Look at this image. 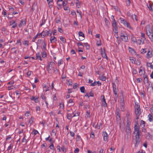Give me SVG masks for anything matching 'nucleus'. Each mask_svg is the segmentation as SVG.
<instances>
[{"label":"nucleus","instance_id":"43","mask_svg":"<svg viewBox=\"0 0 153 153\" xmlns=\"http://www.w3.org/2000/svg\"><path fill=\"white\" fill-rule=\"evenodd\" d=\"M148 117H149V121H150V122H151L152 121V115L150 114H149L148 116Z\"/></svg>","mask_w":153,"mask_h":153},{"label":"nucleus","instance_id":"51","mask_svg":"<svg viewBox=\"0 0 153 153\" xmlns=\"http://www.w3.org/2000/svg\"><path fill=\"white\" fill-rule=\"evenodd\" d=\"M78 86V85L75 83L73 85V88L74 89H75Z\"/></svg>","mask_w":153,"mask_h":153},{"label":"nucleus","instance_id":"20","mask_svg":"<svg viewBox=\"0 0 153 153\" xmlns=\"http://www.w3.org/2000/svg\"><path fill=\"white\" fill-rule=\"evenodd\" d=\"M81 92L82 93H84L86 91V90L85 89L84 86H82L80 88Z\"/></svg>","mask_w":153,"mask_h":153},{"label":"nucleus","instance_id":"6","mask_svg":"<svg viewBox=\"0 0 153 153\" xmlns=\"http://www.w3.org/2000/svg\"><path fill=\"white\" fill-rule=\"evenodd\" d=\"M121 39L122 41L125 42H128V35L126 33H125V35L123 36L121 38Z\"/></svg>","mask_w":153,"mask_h":153},{"label":"nucleus","instance_id":"48","mask_svg":"<svg viewBox=\"0 0 153 153\" xmlns=\"http://www.w3.org/2000/svg\"><path fill=\"white\" fill-rule=\"evenodd\" d=\"M38 34H36L34 37L33 38L32 41L33 42H34L35 41V40L36 38H37L38 36Z\"/></svg>","mask_w":153,"mask_h":153},{"label":"nucleus","instance_id":"8","mask_svg":"<svg viewBox=\"0 0 153 153\" xmlns=\"http://www.w3.org/2000/svg\"><path fill=\"white\" fill-rule=\"evenodd\" d=\"M48 4L49 5V7L50 8H51L53 7V0H46Z\"/></svg>","mask_w":153,"mask_h":153},{"label":"nucleus","instance_id":"46","mask_svg":"<svg viewBox=\"0 0 153 153\" xmlns=\"http://www.w3.org/2000/svg\"><path fill=\"white\" fill-rule=\"evenodd\" d=\"M61 149L63 152H66V149L65 148L64 146H62Z\"/></svg>","mask_w":153,"mask_h":153},{"label":"nucleus","instance_id":"25","mask_svg":"<svg viewBox=\"0 0 153 153\" xmlns=\"http://www.w3.org/2000/svg\"><path fill=\"white\" fill-rule=\"evenodd\" d=\"M139 131V130L138 126H137V125H135L134 126V131Z\"/></svg>","mask_w":153,"mask_h":153},{"label":"nucleus","instance_id":"45","mask_svg":"<svg viewBox=\"0 0 153 153\" xmlns=\"http://www.w3.org/2000/svg\"><path fill=\"white\" fill-rule=\"evenodd\" d=\"M101 40H99V41H97V45L98 46H100L101 45Z\"/></svg>","mask_w":153,"mask_h":153},{"label":"nucleus","instance_id":"55","mask_svg":"<svg viewBox=\"0 0 153 153\" xmlns=\"http://www.w3.org/2000/svg\"><path fill=\"white\" fill-rule=\"evenodd\" d=\"M148 135L147 136V137H148V139H151L152 138V136L148 132L147 133Z\"/></svg>","mask_w":153,"mask_h":153},{"label":"nucleus","instance_id":"1","mask_svg":"<svg viewBox=\"0 0 153 153\" xmlns=\"http://www.w3.org/2000/svg\"><path fill=\"white\" fill-rule=\"evenodd\" d=\"M112 25L114 29V33H118V30H117V24L115 20L112 21Z\"/></svg>","mask_w":153,"mask_h":153},{"label":"nucleus","instance_id":"27","mask_svg":"<svg viewBox=\"0 0 153 153\" xmlns=\"http://www.w3.org/2000/svg\"><path fill=\"white\" fill-rule=\"evenodd\" d=\"M144 42V40H143V41L142 42V40L141 39H139L137 40V42L138 44H139V45H140L141 44H143Z\"/></svg>","mask_w":153,"mask_h":153},{"label":"nucleus","instance_id":"41","mask_svg":"<svg viewBox=\"0 0 153 153\" xmlns=\"http://www.w3.org/2000/svg\"><path fill=\"white\" fill-rule=\"evenodd\" d=\"M71 117V114L68 113L67 114V119L68 120H70Z\"/></svg>","mask_w":153,"mask_h":153},{"label":"nucleus","instance_id":"58","mask_svg":"<svg viewBox=\"0 0 153 153\" xmlns=\"http://www.w3.org/2000/svg\"><path fill=\"white\" fill-rule=\"evenodd\" d=\"M141 36L144 38V40H146V39L145 37V34L143 33H141Z\"/></svg>","mask_w":153,"mask_h":153},{"label":"nucleus","instance_id":"62","mask_svg":"<svg viewBox=\"0 0 153 153\" xmlns=\"http://www.w3.org/2000/svg\"><path fill=\"white\" fill-rule=\"evenodd\" d=\"M6 12L3 10V12H2V14L4 16V17H6L7 16V15H6Z\"/></svg>","mask_w":153,"mask_h":153},{"label":"nucleus","instance_id":"31","mask_svg":"<svg viewBox=\"0 0 153 153\" xmlns=\"http://www.w3.org/2000/svg\"><path fill=\"white\" fill-rule=\"evenodd\" d=\"M84 45H85L87 49H89L90 48V46L87 43H84Z\"/></svg>","mask_w":153,"mask_h":153},{"label":"nucleus","instance_id":"26","mask_svg":"<svg viewBox=\"0 0 153 153\" xmlns=\"http://www.w3.org/2000/svg\"><path fill=\"white\" fill-rule=\"evenodd\" d=\"M20 23H21L22 25L25 26L26 25V22L25 20L23 19L21 20Z\"/></svg>","mask_w":153,"mask_h":153},{"label":"nucleus","instance_id":"57","mask_svg":"<svg viewBox=\"0 0 153 153\" xmlns=\"http://www.w3.org/2000/svg\"><path fill=\"white\" fill-rule=\"evenodd\" d=\"M137 82H140L142 81V79L141 78H138L137 79Z\"/></svg>","mask_w":153,"mask_h":153},{"label":"nucleus","instance_id":"17","mask_svg":"<svg viewBox=\"0 0 153 153\" xmlns=\"http://www.w3.org/2000/svg\"><path fill=\"white\" fill-rule=\"evenodd\" d=\"M135 104L134 108L135 110L137 109L138 110V109H139V108H140V106L137 104V102H135Z\"/></svg>","mask_w":153,"mask_h":153},{"label":"nucleus","instance_id":"30","mask_svg":"<svg viewBox=\"0 0 153 153\" xmlns=\"http://www.w3.org/2000/svg\"><path fill=\"white\" fill-rule=\"evenodd\" d=\"M101 54L103 58H106L107 57L106 53L104 52H103L102 50L101 51Z\"/></svg>","mask_w":153,"mask_h":153},{"label":"nucleus","instance_id":"2","mask_svg":"<svg viewBox=\"0 0 153 153\" xmlns=\"http://www.w3.org/2000/svg\"><path fill=\"white\" fill-rule=\"evenodd\" d=\"M100 100L102 103V105L105 107L107 106V104L106 102L105 99L104 95H101L100 97Z\"/></svg>","mask_w":153,"mask_h":153},{"label":"nucleus","instance_id":"36","mask_svg":"<svg viewBox=\"0 0 153 153\" xmlns=\"http://www.w3.org/2000/svg\"><path fill=\"white\" fill-rule=\"evenodd\" d=\"M90 111H88V110L86 112V116H87V117H89V118L90 117Z\"/></svg>","mask_w":153,"mask_h":153},{"label":"nucleus","instance_id":"11","mask_svg":"<svg viewBox=\"0 0 153 153\" xmlns=\"http://www.w3.org/2000/svg\"><path fill=\"white\" fill-rule=\"evenodd\" d=\"M120 22L121 23L123 24L124 25H125L127 22H126V20L125 19H123L122 18L120 17Z\"/></svg>","mask_w":153,"mask_h":153},{"label":"nucleus","instance_id":"13","mask_svg":"<svg viewBox=\"0 0 153 153\" xmlns=\"http://www.w3.org/2000/svg\"><path fill=\"white\" fill-rule=\"evenodd\" d=\"M152 54L151 52L149 51L146 54V57L147 58H149L152 57Z\"/></svg>","mask_w":153,"mask_h":153},{"label":"nucleus","instance_id":"39","mask_svg":"<svg viewBox=\"0 0 153 153\" xmlns=\"http://www.w3.org/2000/svg\"><path fill=\"white\" fill-rule=\"evenodd\" d=\"M132 41L134 42H136L137 40L136 38L134 37H132L131 38Z\"/></svg>","mask_w":153,"mask_h":153},{"label":"nucleus","instance_id":"3","mask_svg":"<svg viewBox=\"0 0 153 153\" xmlns=\"http://www.w3.org/2000/svg\"><path fill=\"white\" fill-rule=\"evenodd\" d=\"M140 141L141 139H140V137H135V142L134 143L135 147H137L138 146Z\"/></svg>","mask_w":153,"mask_h":153},{"label":"nucleus","instance_id":"7","mask_svg":"<svg viewBox=\"0 0 153 153\" xmlns=\"http://www.w3.org/2000/svg\"><path fill=\"white\" fill-rule=\"evenodd\" d=\"M103 139L104 141H107L108 139V134L106 131H103L102 133Z\"/></svg>","mask_w":153,"mask_h":153},{"label":"nucleus","instance_id":"9","mask_svg":"<svg viewBox=\"0 0 153 153\" xmlns=\"http://www.w3.org/2000/svg\"><path fill=\"white\" fill-rule=\"evenodd\" d=\"M143 82L145 84H146V83L148 82V79L147 78V76L145 74H144L143 75Z\"/></svg>","mask_w":153,"mask_h":153},{"label":"nucleus","instance_id":"23","mask_svg":"<svg viewBox=\"0 0 153 153\" xmlns=\"http://www.w3.org/2000/svg\"><path fill=\"white\" fill-rule=\"evenodd\" d=\"M131 122L130 120H129L128 118L127 121V125L126 126V127H130Z\"/></svg>","mask_w":153,"mask_h":153},{"label":"nucleus","instance_id":"14","mask_svg":"<svg viewBox=\"0 0 153 153\" xmlns=\"http://www.w3.org/2000/svg\"><path fill=\"white\" fill-rule=\"evenodd\" d=\"M42 42L44 43V45L43 46L42 50L45 51L46 50V46H47V44L45 42V40L42 41Z\"/></svg>","mask_w":153,"mask_h":153},{"label":"nucleus","instance_id":"60","mask_svg":"<svg viewBox=\"0 0 153 153\" xmlns=\"http://www.w3.org/2000/svg\"><path fill=\"white\" fill-rule=\"evenodd\" d=\"M143 146L146 148H147V141H145L143 144Z\"/></svg>","mask_w":153,"mask_h":153},{"label":"nucleus","instance_id":"42","mask_svg":"<svg viewBox=\"0 0 153 153\" xmlns=\"http://www.w3.org/2000/svg\"><path fill=\"white\" fill-rule=\"evenodd\" d=\"M45 21L46 20H42V23H41V24L40 25V27L42 26L45 23Z\"/></svg>","mask_w":153,"mask_h":153},{"label":"nucleus","instance_id":"54","mask_svg":"<svg viewBox=\"0 0 153 153\" xmlns=\"http://www.w3.org/2000/svg\"><path fill=\"white\" fill-rule=\"evenodd\" d=\"M70 133L71 136L72 137H74L75 135V134L74 132L71 131H70Z\"/></svg>","mask_w":153,"mask_h":153},{"label":"nucleus","instance_id":"22","mask_svg":"<svg viewBox=\"0 0 153 153\" xmlns=\"http://www.w3.org/2000/svg\"><path fill=\"white\" fill-rule=\"evenodd\" d=\"M47 35L46 33V30L43 31L42 33H41V36L42 37H43L42 36H43V37Z\"/></svg>","mask_w":153,"mask_h":153},{"label":"nucleus","instance_id":"64","mask_svg":"<svg viewBox=\"0 0 153 153\" xmlns=\"http://www.w3.org/2000/svg\"><path fill=\"white\" fill-rule=\"evenodd\" d=\"M33 132L34 133V135H36L37 134L38 132V131L35 129H34L33 131Z\"/></svg>","mask_w":153,"mask_h":153},{"label":"nucleus","instance_id":"32","mask_svg":"<svg viewBox=\"0 0 153 153\" xmlns=\"http://www.w3.org/2000/svg\"><path fill=\"white\" fill-rule=\"evenodd\" d=\"M128 49L129 51L131 52V53H133H133H136V52L134 49L132 48H131L129 47H128Z\"/></svg>","mask_w":153,"mask_h":153},{"label":"nucleus","instance_id":"21","mask_svg":"<svg viewBox=\"0 0 153 153\" xmlns=\"http://www.w3.org/2000/svg\"><path fill=\"white\" fill-rule=\"evenodd\" d=\"M79 36H82L83 37V38H85V35L84 33L82 31H79L78 33Z\"/></svg>","mask_w":153,"mask_h":153},{"label":"nucleus","instance_id":"63","mask_svg":"<svg viewBox=\"0 0 153 153\" xmlns=\"http://www.w3.org/2000/svg\"><path fill=\"white\" fill-rule=\"evenodd\" d=\"M79 152V149L78 148H76L74 151V153H77Z\"/></svg>","mask_w":153,"mask_h":153},{"label":"nucleus","instance_id":"24","mask_svg":"<svg viewBox=\"0 0 153 153\" xmlns=\"http://www.w3.org/2000/svg\"><path fill=\"white\" fill-rule=\"evenodd\" d=\"M99 79L100 80L102 81H105L106 79V78L105 76H99Z\"/></svg>","mask_w":153,"mask_h":153},{"label":"nucleus","instance_id":"50","mask_svg":"<svg viewBox=\"0 0 153 153\" xmlns=\"http://www.w3.org/2000/svg\"><path fill=\"white\" fill-rule=\"evenodd\" d=\"M49 148L51 149H54V145L53 143H51L49 147Z\"/></svg>","mask_w":153,"mask_h":153},{"label":"nucleus","instance_id":"28","mask_svg":"<svg viewBox=\"0 0 153 153\" xmlns=\"http://www.w3.org/2000/svg\"><path fill=\"white\" fill-rule=\"evenodd\" d=\"M76 7L79 8L80 7V4L79 3V1H76Z\"/></svg>","mask_w":153,"mask_h":153},{"label":"nucleus","instance_id":"40","mask_svg":"<svg viewBox=\"0 0 153 153\" xmlns=\"http://www.w3.org/2000/svg\"><path fill=\"white\" fill-rule=\"evenodd\" d=\"M147 7L151 11L153 10V9L152 8V5L151 4H149L147 5Z\"/></svg>","mask_w":153,"mask_h":153},{"label":"nucleus","instance_id":"4","mask_svg":"<svg viewBox=\"0 0 153 153\" xmlns=\"http://www.w3.org/2000/svg\"><path fill=\"white\" fill-rule=\"evenodd\" d=\"M135 114H136V118L137 120H138L139 118V117L141 114L140 109L139 108L138 110H135Z\"/></svg>","mask_w":153,"mask_h":153},{"label":"nucleus","instance_id":"16","mask_svg":"<svg viewBox=\"0 0 153 153\" xmlns=\"http://www.w3.org/2000/svg\"><path fill=\"white\" fill-rule=\"evenodd\" d=\"M10 25H12V28H15L17 26V24L16 23L15 21H13V22Z\"/></svg>","mask_w":153,"mask_h":153},{"label":"nucleus","instance_id":"56","mask_svg":"<svg viewBox=\"0 0 153 153\" xmlns=\"http://www.w3.org/2000/svg\"><path fill=\"white\" fill-rule=\"evenodd\" d=\"M54 73L55 74H57L58 73V72L59 71V70L57 69L56 68L54 70Z\"/></svg>","mask_w":153,"mask_h":153},{"label":"nucleus","instance_id":"15","mask_svg":"<svg viewBox=\"0 0 153 153\" xmlns=\"http://www.w3.org/2000/svg\"><path fill=\"white\" fill-rule=\"evenodd\" d=\"M126 132L128 134H131V129L130 127H126Z\"/></svg>","mask_w":153,"mask_h":153},{"label":"nucleus","instance_id":"37","mask_svg":"<svg viewBox=\"0 0 153 153\" xmlns=\"http://www.w3.org/2000/svg\"><path fill=\"white\" fill-rule=\"evenodd\" d=\"M60 39L63 43H65L66 42V39L63 37H61L60 38Z\"/></svg>","mask_w":153,"mask_h":153},{"label":"nucleus","instance_id":"49","mask_svg":"<svg viewBox=\"0 0 153 153\" xmlns=\"http://www.w3.org/2000/svg\"><path fill=\"white\" fill-rule=\"evenodd\" d=\"M145 50L146 49H142L141 51V53L143 54L147 52Z\"/></svg>","mask_w":153,"mask_h":153},{"label":"nucleus","instance_id":"34","mask_svg":"<svg viewBox=\"0 0 153 153\" xmlns=\"http://www.w3.org/2000/svg\"><path fill=\"white\" fill-rule=\"evenodd\" d=\"M140 131H137V133L135 136V137H140Z\"/></svg>","mask_w":153,"mask_h":153},{"label":"nucleus","instance_id":"33","mask_svg":"<svg viewBox=\"0 0 153 153\" xmlns=\"http://www.w3.org/2000/svg\"><path fill=\"white\" fill-rule=\"evenodd\" d=\"M42 56L43 58H45L47 56V53L45 51H43L42 52Z\"/></svg>","mask_w":153,"mask_h":153},{"label":"nucleus","instance_id":"61","mask_svg":"<svg viewBox=\"0 0 153 153\" xmlns=\"http://www.w3.org/2000/svg\"><path fill=\"white\" fill-rule=\"evenodd\" d=\"M132 74H137V71L136 70L133 69L132 71Z\"/></svg>","mask_w":153,"mask_h":153},{"label":"nucleus","instance_id":"38","mask_svg":"<svg viewBox=\"0 0 153 153\" xmlns=\"http://www.w3.org/2000/svg\"><path fill=\"white\" fill-rule=\"evenodd\" d=\"M126 4L127 6H128L130 5V0H125Z\"/></svg>","mask_w":153,"mask_h":153},{"label":"nucleus","instance_id":"18","mask_svg":"<svg viewBox=\"0 0 153 153\" xmlns=\"http://www.w3.org/2000/svg\"><path fill=\"white\" fill-rule=\"evenodd\" d=\"M39 59L40 60H42V59L40 54L39 53H38L36 54V59Z\"/></svg>","mask_w":153,"mask_h":153},{"label":"nucleus","instance_id":"53","mask_svg":"<svg viewBox=\"0 0 153 153\" xmlns=\"http://www.w3.org/2000/svg\"><path fill=\"white\" fill-rule=\"evenodd\" d=\"M148 66L150 67L151 68H153V65H152L151 63H147Z\"/></svg>","mask_w":153,"mask_h":153},{"label":"nucleus","instance_id":"44","mask_svg":"<svg viewBox=\"0 0 153 153\" xmlns=\"http://www.w3.org/2000/svg\"><path fill=\"white\" fill-rule=\"evenodd\" d=\"M90 137L94 138V133L93 131H92L90 133Z\"/></svg>","mask_w":153,"mask_h":153},{"label":"nucleus","instance_id":"47","mask_svg":"<svg viewBox=\"0 0 153 153\" xmlns=\"http://www.w3.org/2000/svg\"><path fill=\"white\" fill-rule=\"evenodd\" d=\"M46 33L47 36H51L52 33L51 32L50 33L49 31L46 30Z\"/></svg>","mask_w":153,"mask_h":153},{"label":"nucleus","instance_id":"12","mask_svg":"<svg viewBox=\"0 0 153 153\" xmlns=\"http://www.w3.org/2000/svg\"><path fill=\"white\" fill-rule=\"evenodd\" d=\"M50 42L52 43L54 42L53 41L54 40L55 42L57 41V39L56 37L55 36H53V37H51L50 39Z\"/></svg>","mask_w":153,"mask_h":153},{"label":"nucleus","instance_id":"10","mask_svg":"<svg viewBox=\"0 0 153 153\" xmlns=\"http://www.w3.org/2000/svg\"><path fill=\"white\" fill-rule=\"evenodd\" d=\"M113 90L114 92V94L116 96V98H117L118 97L117 95V92L118 89L117 88H113Z\"/></svg>","mask_w":153,"mask_h":153},{"label":"nucleus","instance_id":"5","mask_svg":"<svg viewBox=\"0 0 153 153\" xmlns=\"http://www.w3.org/2000/svg\"><path fill=\"white\" fill-rule=\"evenodd\" d=\"M57 4L58 5L57 7L58 9L59 10L61 8V6L62 4V0H57Z\"/></svg>","mask_w":153,"mask_h":153},{"label":"nucleus","instance_id":"29","mask_svg":"<svg viewBox=\"0 0 153 153\" xmlns=\"http://www.w3.org/2000/svg\"><path fill=\"white\" fill-rule=\"evenodd\" d=\"M77 45L78 46H82V47H79V49H82L84 47V46L82 44L81 42H78L77 43Z\"/></svg>","mask_w":153,"mask_h":153},{"label":"nucleus","instance_id":"59","mask_svg":"<svg viewBox=\"0 0 153 153\" xmlns=\"http://www.w3.org/2000/svg\"><path fill=\"white\" fill-rule=\"evenodd\" d=\"M42 42V40L41 39H38L37 41V42H36V44L37 45H39Z\"/></svg>","mask_w":153,"mask_h":153},{"label":"nucleus","instance_id":"19","mask_svg":"<svg viewBox=\"0 0 153 153\" xmlns=\"http://www.w3.org/2000/svg\"><path fill=\"white\" fill-rule=\"evenodd\" d=\"M125 26H126L129 29L133 30V28L131 26L129 22H127L125 25Z\"/></svg>","mask_w":153,"mask_h":153},{"label":"nucleus","instance_id":"52","mask_svg":"<svg viewBox=\"0 0 153 153\" xmlns=\"http://www.w3.org/2000/svg\"><path fill=\"white\" fill-rule=\"evenodd\" d=\"M149 38L151 39V41L153 42V33L151 34Z\"/></svg>","mask_w":153,"mask_h":153},{"label":"nucleus","instance_id":"35","mask_svg":"<svg viewBox=\"0 0 153 153\" xmlns=\"http://www.w3.org/2000/svg\"><path fill=\"white\" fill-rule=\"evenodd\" d=\"M145 122L143 120H141L140 125L142 127H143L145 126Z\"/></svg>","mask_w":153,"mask_h":153}]
</instances>
